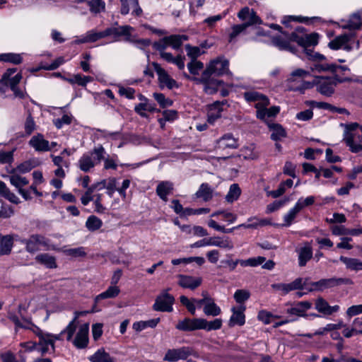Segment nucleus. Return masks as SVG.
I'll list each match as a JSON object with an SVG mask.
<instances>
[{
	"label": "nucleus",
	"mask_w": 362,
	"mask_h": 362,
	"mask_svg": "<svg viewBox=\"0 0 362 362\" xmlns=\"http://www.w3.org/2000/svg\"><path fill=\"white\" fill-rule=\"evenodd\" d=\"M189 73L193 75L192 77H197L196 76L199 74V72L204 68V64L198 60H192L187 65Z\"/></svg>",
	"instance_id": "obj_56"
},
{
	"label": "nucleus",
	"mask_w": 362,
	"mask_h": 362,
	"mask_svg": "<svg viewBox=\"0 0 362 362\" xmlns=\"http://www.w3.org/2000/svg\"><path fill=\"white\" fill-rule=\"evenodd\" d=\"M8 178L10 183L15 187L18 191L22 189L24 186L29 183V180L25 177L19 175L16 171H13L11 175L8 176Z\"/></svg>",
	"instance_id": "obj_37"
},
{
	"label": "nucleus",
	"mask_w": 362,
	"mask_h": 362,
	"mask_svg": "<svg viewBox=\"0 0 362 362\" xmlns=\"http://www.w3.org/2000/svg\"><path fill=\"white\" fill-rule=\"evenodd\" d=\"M272 131L271 139L274 141H279L286 135L284 129L279 124H271L269 125Z\"/></svg>",
	"instance_id": "obj_46"
},
{
	"label": "nucleus",
	"mask_w": 362,
	"mask_h": 362,
	"mask_svg": "<svg viewBox=\"0 0 362 362\" xmlns=\"http://www.w3.org/2000/svg\"><path fill=\"white\" fill-rule=\"evenodd\" d=\"M350 81L360 82L362 83V81L358 79L342 76L340 74H334L333 76H316L313 81V84L309 82L305 83L304 88H308L313 86H315L317 90L321 95L329 97L334 93L335 88L339 83Z\"/></svg>",
	"instance_id": "obj_3"
},
{
	"label": "nucleus",
	"mask_w": 362,
	"mask_h": 362,
	"mask_svg": "<svg viewBox=\"0 0 362 362\" xmlns=\"http://www.w3.org/2000/svg\"><path fill=\"white\" fill-rule=\"evenodd\" d=\"M22 57L20 54L4 53L0 54V62H11L18 64L22 62Z\"/></svg>",
	"instance_id": "obj_55"
},
{
	"label": "nucleus",
	"mask_w": 362,
	"mask_h": 362,
	"mask_svg": "<svg viewBox=\"0 0 362 362\" xmlns=\"http://www.w3.org/2000/svg\"><path fill=\"white\" fill-rule=\"evenodd\" d=\"M195 195L197 198H201L207 202L212 197V190L207 183H202Z\"/></svg>",
	"instance_id": "obj_48"
},
{
	"label": "nucleus",
	"mask_w": 362,
	"mask_h": 362,
	"mask_svg": "<svg viewBox=\"0 0 362 362\" xmlns=\"http://www.w3.org/2000/svg\"><path fill=\"white\" fill-rule=\"evenodd\" d=\"M312 303L309 301H300L295 304L293 307L288 308L286 313L289 314L292 317H304L305 313L310 309Z\"/></svg>",
	"instance_id": "obj_24"
},
{
	"label": "nucleus",
	"mask_w": 362,
	"mask_h": 362,
	"mask_svg": "<svg viewBox=\"0 0 362 362\" xmlns=\"http://www.w3.org/2000/svg\"><path fill=\"white\" fill-rule=\"evenodd\" d=\"M139 99L143 101L134 107L135 112L142 117H147L146 111L153 112L156 111L155 104L149 103L148 100L143 95H140Z\"/></svg>",
	"instance_id": "obj_28"
},
{
	"label": "nucleus",
	"mask_w": 362,
	"mask_h": 362,
	"mask_svg": "<svg viewBox=\"0 0 362 362\" xmlns=\"http://www.w3.org/2000/svg\"><path fill=\"white\" fill-rule=\"evenodd\" d=\"M88 6L92 13H98L105 11V2L103 0H90Z\"/></svg>",
	"instance_id": "obj_59"
},
{
	"label": "nucleus",
	"mask_w": 362,
	"mask_h": 362,
	"mask_svg": "<svg viewBox=\"0 0 362 362\" xmlns=\"http://www.w3.org/2000/svg\"><path fill=\"white\" fill-rule=\"evenodd\" d=\"M153 66L158 75V81L161 88L166 87L169 89H173L175 87H177V82L172 78L166 71L158 63H153Z\"/></svg>",
	"instance_id": "obj_15"
},
{
	"label": "nucleus",
	"mask_w": 362,
	"mask_h": 362,
	"mask_svg": "<svg viewBox=\"0 0 362 362\" xmlns=\"http://www.w3.org/2000/svg\"><path fill=\"white\" fill-rule=\"evenodd\" d=\"M241 156L245 159H255L257 158L258 154L257 151H255V146L253 144H250L247 146H244L241 151Z\"/></svg>",
	"instance_id": "obj_57"
},
{
	"label": "nucleus",
	"mask_w": 362,
	"mask_h": 362,
	"mask_svg": "<svg viewBox=\"0 0 362 362\" xmlns=\"http://www.w3.org/2000/svg\"><path fill=\"white\" fill-rule=\"evenodd\" d=\"M304 285L302 278H297L288 284L278 283L272 284V288L276 291L281 292V295H286L289 292L303 288Z\"/></svg>",
	"instance_id": "obj_16"
},
{
	"label": "nucleus",
	"mask_w": 362,
	"mask_h": 362,
	"mask_svg": "<svg viewBox=\"0 0 362 362\" xmlns=\"http://www.w3.org/2000/svg\"><path fill=\"white\" fill-rule=\"evenodd\" d=\"M16 72V69H8L0 79V95L5 93L8 88L13 92L16 97L22 98L24 97V92L18 87V84L22 79V75Z\"/></svg>",
	"instance_id": "obj_5"
},
{
	"label": "nucleus",
	"mask_w": 362,
	"mask_h": 362,
	"mask_svg": "<svg viewBox=\"0 0 362 362\" xmlns=\"http://www.w3.org/2000/svg\"><path fill=\"white\" fill-rule=\"evenodd\" d=\"M315 308L325 317L332 315L340 310V307L338 305L331 306L322 298H318L315 300Z\"/></svg>",
	"instance_id": "obj_22"
},
{
	"label": "nucleus",
	"mask_w": 362,
	"mask_h": 362,
	"mask_svg": "<svg viewBox=\"0 0 362 362\" xmlns=\"http://www.w3.org/2000/svg\"><path fill=\"white\" fill-rule=\"evenodd\" d=\"M303 30L304 28L302 26H297L295 31L290 34L281 32L280 35L272 37V44L281 50H287L295 54L296 48L291 45V42H297L305 51L309 58L313 60L310 64V71L313 73L329 72L336 74L350 71L346 66L327 62L325 57L321 54H313V51L308 47L317 44L316 35H307L303 33Z\"/></svg>",
	"instance_id": "obj_1"
},
{
	"label": "nucleus",
	"mask_w": 362,
	"mask_h": 362,
	"mask_svg": "<svg viewBox=\"0 0 362 362\" xmlns=\"http://www.w3.org/2000/svg\"><path fill=\"white\" fill-rule=\"evenodd\" d=\"M339 259L346 265L348 269L355 272L362 270V262L358 259L341 256Z\"/></svg>",
	"instance_id": "obj_41"
},
{
	"label": "nucleus",
	"mask_w": 362,
	"mask_h": 362,
	"mask_svg": "<svg viewBox=\"0 0 362 362\" xmlns=\"http://www.w3.org/2000/svg\"><path fill=\"white\" fill-rule=\"evenodd\" d=\"M99 189L105 188L107 194L111 197L115 191H117V180L115 178H110L95 185Z\"/></svg>",
	"instance_id": "obj_42"
},
{
	"label": "nucleus",
	"mask_w": 362,
	"mask_h": 362,
	"mask_svg": "<svg viewBox=\"0 0 362 362\" xmlns=\"http://www.w3.org/2000/svg\"><path fill=\"white\" fill-rule=\"evenodd\" d=\"M28 145L37 152L51 151L49 141L40 133L33 135L29 140Z\"/></svg>",
	"instance_id": "obj_17"
},
{
	"label": "nucleus",
	"mask_w": 362,
	"mask_h": 362,
	"mask_svg": "<svg viewBox=\"0 0 362 362\" xmlns=\"http://www.w3.org/2000/svg\"><path fill=\"white\" fill-rule=\"evenodd\" d=\"M245 308V306L240 305L238 308L233 307L231 310L233 312V315L230 318V325L234 326L235 325H243L245 322L244 310Z\"/></svg>",
	"instance_id": "obj_32"
},
{
	"label": "nucleus",
	"mask_w": 362,
	"mask_h": 362,
	"mask_svg": "<svg viewBox=\"0 0 362 362\" xmlns=\"http://www.w3.org/2000/svg\"><path fill=\"white\" fill-rule=\"evenodd\" d=\"M120 13L127 15L129 13L130 7L132 8V14L135 16H141L143 11L139 6V0H120Z\"/></svg>",
	"instance_id": "obj_23"
},
{
	"label": "nucleus",
	"mask_w": 362,
	"mask_h": 362,
	"mask_svg": "<svg viewBox=\"0 0 362 362\" xmlns=\"http://www.w3.org/2000/svg\"><path fill=\"white\" fill-rule=\"evenodd\" d=\"M315 199L313 196H308L305 198L300 197L298 199L295 205L300 211H301L305 207L313 205L315 203Z\"/></svg>",
	"instance_id": "obj_63"
},
{
	"label": "nucleus",
	"mask_w": 362,
	"mask_h": 362,
	"mask_svg": "<svg viewBox=\"0 0 362 362\" xmlns=\"http://www.w3.org/2000/svg\"><path fill=\"white\" fill-rule=\"evenodd\" d=\"M243 97L248 103H255L256 108H259V107H267L269 104L268 98L257 91L250 90L245 92Z\"/></svg>",
	"instance_id": "obj_18"
},
{
	"label": "nucleus",
	"mask_w": 362,
	"mask_h": 362,
	"mask_svg": "<svg viewBox=\"0 0 362 362\" xmlns=\"http://www.w3.org/2000/svg\"><path fill=\"white\" fill-rule=\"evenodd\" d=\"M209 246H214L230 250L233 249L234 244L228 237L214 236L209 238Z\"/></svg>",
	"instance_id": "obj_27"
},
{
	"label": "nucleus",
	"mask_w": 362,
	"mask_h": 362,
	"mask_svg": "<svg viewBox=\"0 0 362 362\" xmlns=\"http://www.w3.org/2000/svg\"><path fill=\"white\" fill-rule=\"evenodd\" d=\"M25 245L26 251L34 253L40 250V245H47L45 238L40 235H33L28 239L21 240Z\"/></svg>",
	"instance_id": "obj_19"
},
{
	"label": "nucleus",
	"mask_w": 362,
	"mask_h": 362,
	"mask_svg": "<svg viewBox=\"0 0 362 362\" xmlns=\"http://www.w3.org/2000/svg\"><path fill=\"white\" fill-rule=\"evenodd\" d=\"M174 301V297L167 291H164L156 298L153 305V310L160 312H171Z\"/></svg>",
	"instance_id": "obj_12"
},
{
	"label": "nucleus",
	"mask_w": 362,
	"mask_h": 362,
	"mask_svg": "<svg viewBox=\"0 0 362 362\" xmlns=\"http://www.w3.org/2000/svg\"><path fill=\"white\" fill-rule=\"evenodd\" d=\"M175 327L184 332L202 329V318H185L183 320L179 321Z\"/></svg>",
	"instance_id": "obj_20"
},
{
	"label": "nucleus",
	"mask_w": 362,
	"mask_h": 362,
	"mask_svg": "<svg viewBox=\"0 0 362 362\" xmlns=\"http://www.w3.org/2000/svg\"><path fill=\"white\" fill-rule=\"evenodd\" d=\"M217 147L220 149H235L239 146L238 140L231 133L223 134L217 141Z\"/></svg>",
	"instance_id": "obj_25"
},
{
	"label": "nucleus",
	"mask_w": 362,
	"mask_h": 362,
	"mask_svg": "<svg viewBox=\"0 0 362 362\" xmlns=\"http://www.w3.org/2000/svg\"><path fill=\"white\" fill-rule=\"evenodd\" d=\"M160 322V318H154L147 321H139L133 324V329L136 332H141L147 327L154 328Z\"/></svg>",
	"instance_id": "obj_45"
},
{
	"label": "nucleus",
	"mask_w": 362,
	"mask_h": 362,
	"mask_svg": "<svg viewBox=\"0 0 362 362\" xmlns=\"http://www.w3.org/2000/svg\"><path fill=\"white\" fill-rule=\"evenodd\" d=\"M14 237L11 235H2L0 238V255H8L11 252Z\"/></svg>",
	"instance_id": "obj_36"
},
{
	"label": "nucleus",
	"mask_w": 362,
	"mask_h": 362,
	"mask_svg": "<svg viewBox=\"0 0 362 362\" xmlns=\"http://www.w3.org/2000/svg\"><path fill=\"white\" fill-rule=\"evenodd\" d=\"M229 62L224 57H218L211 60L202 73L204 76H220L224 74H231L229 71Z\"/></svg>",
	"instance_id": "obj_7"
},
{
	"label": "nucleus",
	"mask_w": 362,
	"mask_h": 362,
	"mask_svg": "<svg viewBox=\"0 0 362 362\" xmlns=\"http://www.w3.org/2000/svg\"><path fill=\"white\" fill-rule=\"evenodd\" d=\"M300 211L297 208V206L294 205L286 214H284L282 226L285 227L291 226L293 223H295V220Z\"/></svg>",
	"instance_id": "obj_43"
},
{
	"label": "nucleus",
	"mask_w": 362,
	"mask_h": 362,
	"mask_svg": "<svg viewBox=\"0 0 362 362\" xmlns=\"http://www.w3.org/2000/svg\"><path fill=\"white\" fill-rule=\"evenodd\" d=\"M89 324L84 323L78 326L76 337L71 340L74 346L78 349H85L89 342Z\"/></svg>",
	"instance_id": "obj_13"
},
{
	"label": "nucleus",
	"mask_w": 362,
	"mask_h": 362,
	"mask_svg": "<svg viewBox=\"0 0 362 362\" xmlns=\"http://www.w3.org/2000/svg\"><path fill=\"white\" fill-rule=\"evenodd\" d=\"M204 313L207 316L216 317L221 313V308L215 303L211 298H209L205 306L203 307Z\"/></svg>",
	"instance_id": "obj_38"
},
{
	"label": "nucleus",
	"mask_w": 362,
	"mask_h": 362,
	"mask_svg": "<svg viewBox=\"0 0 362 362\" xmlns=\"http://www.w3.org/2000/svg\"><path fill=\"white\" fill-rule=\"evenodd\" d=\"M8 318L15 324L16 328H23L26 329H30L33 333L35 328H38L37 326L33 325L30 320L23 319L20 320L17 316L13 314H9Z\"/></svg>",
	"instance_id": "obj_39"
},
{
	"label": "nucleus",
	"mask_w": 362,
	"mask_h": 362,
	"mask_svg": "<svg viewBox=\"0 0 362 362\" xmlns=\"http://www.w3.org/2000/svg\"><path fill=\"white\" fill-rule=\"evenodd\" d=\"M223 103L215 102L209 107L207 113V122L214 124L215 122L221 117Z\"/></svg>",
	"instance_id": "obj_29"
},
{
	"label": "nucleus",
	"mask_w": 362,
	"mask_h": 362,
	"mask_svg": "<svg viewBox=\"0 0 362 362\" xmlns=\"http://www.w3.org/2000/svg\"><path fill=\"white\" fill-rule=\"evenodd\" d=\"M105 154V148L100 145L92 151L83 153L78 160L77 166L83 172H89L104 159Z\"/></svg>",
	"instance_id": "obj_6"
},
{
	"label": "nucleus",
	"mask_w": 362,
	"mask_h": 362,
	"mask_svg": "<svg viewBox=\"0 0 362 362\" xmlns=\"http://www.w3.org/2000/svg\"><path fill=\"white\" fill-rule=\"evenodd\" d=\"M119 292L120 289L118 286L111 285L105 291L98 295L95 298V301L98 303L102 299L115 298L119 295Z\"/></svg>",
	"instance_id": "obj_44"
},
{
	"label": "nucleus",
	"mask_w": 362,
	"mask_h": 362,
	"mask_svg": "<svg viewBox=\"0 0 362 362\" xmlns=\"http://www.w3.org/2000/svg\"><path fill=\"white\" fill-rule=\"evenodd\" d=\"M88 359L90 362H115L116 359L107 352L104 348L98 349L93 355L89 356Z\"/></svg>",
	"instance_id": "obj_31"
},
{
	"label": "nucleus",
	"mask_w": 362,
	"mask_h": 362,
	"mask_svg": "<svg viewBox=\"0 0 362 362\" xmlns=\"http://www.w3.org/2000/svg\"><path fill=\"white\" fill-rule=\"evenodd\" d=\"M266 260L264 257H252L247 259H242L240 265L242 267H257L262 264Z\"/></svg>",
	"instance_id": "obj_61"
},
{
	"label": "nucleus",
	"mask_w": 362,
	"mask_h": 362,
	"mask_svg": "<svg viewBox=\"0 0 362 362\" xmlns=\"http://www.w3.org/2000/svg\"><path fill=\"white\" fill-rule=\"evenodd\" d=\"M133 28L131 26L125 25L117 28H108L103 31H97L90 30L86 34L77 37L74 42L76 44L94 42L100 39L110 37V40L107 42H112L119 40V37L125 36L127 40H129L131 31Z\"/></svg>",
	"instance_id": "obj_2"
},
{
	"label": "nucleus",
	"mask_w": 362,
	"mask_h": 362,
	"mask_svg": "<svg viewBox=\"0 0 362 362\" xmlns=\"http://www.w3.org/2000/svg\"><path fill=\"white\" fill-rule=\"evenodd\" d=\"M290 201L289 198H285L282 200L274 201V202L267 205L266 213L270 214L274 212L281 207H283L287 202Z\"/></svg>",
	"instance_id": "obj_62"
},
{
	"label": "nucleus",
	"mask_w": 362,
	"mask_h": 362,
	"mask_svg": "<svg viewBox=\"0 0 362 362\" xmlns=\"http://www.w3.org/2000/svg\"><path fill=\"white\" fill-rule=\"evenodd\" d=\"M293 184V180L291 179H288L286 181L281 182L277 189L269 192V194L273 198L279 197L285 193L286 189L291 188Z\"/></svg>",
	"instance_id": "obj_47"
},
{
	"label": "nucleus",
	"mask_w": 362,
	"mask_h": 362,
	"mask_svg": "<svg viewBox=\"0 0 362 362\" xmlns=\"http://www.w3.org/2000/svg\"><path fill=\"white\" fill-rule=\"evenodd\" d=\"M102 226V220L94 215L88 216L86 222V227L92 232L100 229Z\"/></svg>",
	"instance_id": "obj_51"
},
{
	"label": "nucleus",
	"mask_w": 362,
	"mask_h": 362,
	"mask_svg": "<svg viewBox=\"0 0 362 362\" xmlns=\"http://www.w3.org/2000/svg\"><path fill=\"white\" fill-rule=\"evenodd\" d=\"M341 24L343 28L349 30L359 29L362 25V11L354 13L347 21H343Z\"/></svg>",
	"instance_id": "obj_34"
},
{
	"label": "nucleus",
	"mask_w": 362,
	"mask_h": 362,
	"mask_svg": "<svg viewBox=\"0 0 362 362\" xmlns=\"http://www.w3.org/2000/svg\"><path fill=\"white\" fill-rule=\"evenodd\" d=\"M35 260L49 269H54L57 266L55 257L47 253L40 254L37 255Z\"/></svg>",
	"instance_id": "obj_40"
},
{
	"label": "nucleus",
	"mask_w": 362,
	"mask_h": 362,
	"mask_svg": "<svg viewBox=\"0 0 362 362\" xmlns=\"http://www.w3.org/2000/svg\"><path fill=\"white\" fill-rule=\"evenodd\" d=\"M189 356H197V352L191 346H181L167 350L163 360L168 362H177L187 360Z\"/></svg>",
	"instance_id": "obj_10"
},
{
	"label": "nucleus",
	"mask_w": 362,
	"mask_h": 362,
	"mask_svg": "<svg viewBox=\"0 0 362 362\" xmlns=\"http://www.w3.org/2000/svg\"><path fill=\"white\" fill-rule=\"evenodd\" d=\"M257 317L264 324L269 325L272 322V319H279L281 317V316L278 315H274L271 312L261 310L259 312Z\"/></svg>",
	"instance_id": "obj_58"
},
{
	"label": "nucleus",
	"mask_w": 362,
	"mask_h": 362,
	"mask_svg": "<svg viewBox=\"0 0 362 362\" xmlns=\"http://www.w3.org/2000/svg\"><path fill=\"white\" fill-rule=\"evenodd\" d=\"M298 257V264L300 267H304L307 262L313 257V248L310 243H306L303 247L296 249Z\"/></svg>",
	"instance_id": "obj_26"
},
{
	"label": "nucleus",
	"mask_w": 362,
	"mask_h": 362,
	"mask_svg": "<svg viewBox=\"0 0 362 362\" xmlns=\"http://www.w3.org/2000/svg\"><path fill=\"white\" fill-rule=\"evenodd\" d=\"M178 285L184 288L194 290L199 287L202 282V277L190 275L180 274L177 276Z\"/></svg>",
	"instance_id": "obj_21"
},
{
	"label": "nucleus",
	"mask_w": 362,
	"mask_h": 362,
	"mask_svg": "<svg viewBox=\"0 0 362 362\" xmlns=\"http://www.w3.org/2000/svg\"><path fill=\"white\" fill-rule=\"evenodd\" d=\"M173 184L170 181H161L156 187V194L163 202L168 201V196L173 193Z\"/></svg>",
	"instance_id": "obj_30"
},
{
	"label": "nucleus",
	"mask_w": 362,
	"mask_h": 362,
	"mask_svg": "<svg viewBox=\"0 0 362 362\" xmlns=\"http://www.w3.org/2000/svg\"><path fill=\"white\" fill-rule=\"evenodd\" d=\"M169 46L173 49H177L180 47L182 42L188 40V37L185 35H172L167 37Z\"/></svg>",
	"instance_id": "obj_50"
},
{
	"label": "nucleus",
	"mask_w": 362,
	"mask_h": 362,
	"mask_svg": "<svg viewBox=\"0 0 362 362\" xmlns=\"http://www.w3.org/2000/svg\"><path fill=\"white\" fill-rule=\"evenodd\" d=\"M185 50L187 54L192 60H197V58L201 54H204V52L201 50L199 47H192L189 45H185Z\"/></svg>",
	"instance_id": "obj_64"
},
{
	"label": "nucleus",
	"mask_w": 362,
	"mask_h": 362,
	"mask_svg": "<svg viewBox=\"0 0 362 362\" xmlns=\"http://www.w3.org/2000/svg\"><path fill=\"white\" fill-rule=\"evenodd\" d=\"M223 320L221 318H216L211 321H207L206 319L202 318V329L207 332L212 330H218L221 328Z\"/></svg>",
	"instance_id": "obj_49"
},
{
	"label": "nucleus",
	"mask_w": 362,
	"mask_h": 362,
	"mask_svg": "<svg viewBox=\"0 0 362 362\" xmlns=\"http://www.w3.org/2000/svg\"><path fill=\"white\" fill-rule=\"evenodd\" d=\"M250 229H257L259 227L271 225L272 222L267 218H259L257 216H251L247 219Z\"/></svg>",
	"instance_id": "obj_52"
},
{
	"label": "nucleus",
	"mask_w": 362,
	"mask_h": 362,
	"mask_svg": "<svg viewBox=\"0 0 362 362\" xmlns=\"http://www.w3.org/2000/svg\"><path fill=\"white\" fill-rule=\"evenodd\" d=\"M103 194H97L94 195L93 199L94 211L100 214H105L107 210V208L103 205Z\"/></svg>",
	"instance_id": "obj_54"
},
{
	"label": "nucleus",
	"mask_w": 362,
	"mask_h": 362,
	"mask_svg": "<svg viewBox=\"0 0 362 362\" xmlns=\"http://www.w3.org/2000/svg\"><path fill=\"white\" fill-rule=\"evenodd\" d=\"M344 279L341 278H330L321 279L313 284V286L320 290H323L327 288H331L345 282Z\"/></svg>",
	"instance_id": "obj_35"
},
{
	"label": "nucleus",
	"mask_w": 362,
	"mask_h": 362,
	"mask_svg": "<svg viewBox=\"0 0 362 362\" xmlns=\"http://www.w3.org/2000/svg\"><path fill=\"white\" fill-rule=\"evenodd\" d=\"M184 76L191 81H194L196 83L202 84L204 86V90L206 93L211 95L218 91L219 87L223 85V81L218 79H215L211 76H204V73L202 74L201 77H190L186 73L183 74Z\"/></svg>",
	"instance_id": "obj_8"
},
{
	"label": "nucleus",
	"mask_w": 362,
	"mask_h": 362,
	"mask_svg": "<svg viewBox=\"0 0 362 362\" xmlns=\"http://www.w3.org/2000/svg\"><path fill=\"white\" fill-rule=\"evenodd\" d=\"M344 128L343 141L350 151L357 153L362 151L361 126L357 122L341 123Z\"/></svg>",
	"instance_id": "obj_4"
},
{
	"label": "nucleus",
	"mask_w": 362,
	"mask_h": 362,
	"mask_svg": "<svg viewBox=\"0 0 362 362\" xmlns=\"http://www.w3.org/2000/svg\"><path fill=\"white\" fill-rule=\"evenodd\" d=\"M73 116L71 114H64L61 118L53 119V123L57 129H62L64 125L70 124L72 122Z\"/></svg>",
	"instance_id": "obj_60"
},
{
	"label": "nucleus",
	"mask_w": 362,
	"mask_h": 362,
	"mask_svg": "<svg viewBox=\"0 0 362 362\" xmlns=\"http://www.w3.org/2000/svg\"><path fill=\"white\" fill-rule=\"evenodd\" d=\"M34 334L38 337L37 348L38 351L41 354L44 355L51 349L52 351H54L55 346L52 343L51 334L45 332L40 328L34 329Z\"/></svg>",
	"instance_id": "obj_11"
},
{
	"label": "nucleus",
	"mask_w": 362,
	"mask_h": 362,
	"mask_svg": "<svg viewBox=\"0 0 362 362\" xmlns=\"http://www.w3.org/2000/svg\"><path fill=\"white\" fill-rule=\"evenodd\" d=\"M329 47L332 49H343L351 51L354 48H358L359 42L355 39L353 34L341 35L329 42Z\"/></svg>",
	"instance_id": "obj_9"
},
{
	"label": "nucleus",
	"mask_w": 362,
	"mask_h": 362,
	"mask_svg": "<svg viewBox=\"0 0 362 362\" xmlns=\"http://www.w3.org/2000/svg\"><path fill=\"white\" fill-rule=\"evenodd\" d=\"M76 332L75 327H72V323H69L68 325L61 331L59 334H51L52 343L54 344L56 341L63 340L64 338L70 341Z\"/></svg>",
	"instance_id": "obj_33"
},
{
	"label": "nucleus",
	"mask_w": 362,
	"mask_h": 362,
	"mask_svg": "<svg viewBox=\"0 0 362 362\" xmlns=\"http://www.w3.org/2000/svg\"><path fill=\"white\" fill-rule=\"evenodd\" d=\"M241 194V189L238 184H233L229 188V191L226 196V199L229 203L236 201Z\"/></svg>",
	"instance_id": "obj_53"
},
{
	"label": "nucleus",
	"mask_w": 362,
	"mask_h": 362,
	"mask_svg": "<svg viewBox=\"0 0 362 362\" xmlns=\"http://www.w3.org/2000/svg\"><path fill=\"white\" fill-rule=\"evenodd\" d=\"M238 17L244 22L242 25H244L246 28L250 25L262 23V21L257 13L247 6L243 7L238 12Z\"/></svg>",
	"instance_id": "obj_14"
}]
</instances>
